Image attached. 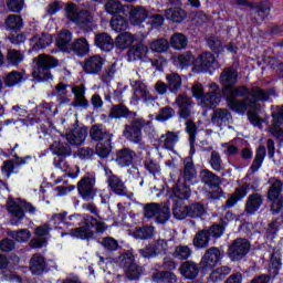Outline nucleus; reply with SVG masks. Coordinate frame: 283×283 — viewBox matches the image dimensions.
I'll list each match as a JSON object with an SVG mask.
<instances>
[{
	"label": "nucleus",
	"mask_w": 283,
	"mask_h": 283,
	"mask_svg": "<svg viewBox=\"0 0 283 283\" xmlns=\"http://www.w3.org/2000/svg\"><path fill=\"white\" fill-rule=\"evenodd\" d=\"M156 280L165 283H176L178 282V276L171 271H159L155 274Z\"/></svg>",
	"instance_id": "61"
},
{
	"label": "nucleus",
	"mask_w": 283,
	"mask_h": 283,
	"mask_svg": "<svg viewBox=\"0 0 283 283\" xmlns=\"http://www.w3.org/2000/svg\"><path fill=\"white\" fill-rule=\"evenodd\" d=\"M77 191L83 200H94L98 189H96V178L85 176L77 182Z\"/></svg>",
	"instance_id": "12"
},
{
	"label": "nucleus",
	"mask_w": 283,
	"mask_h": 283,
	"mask_svg": "<svg viewBox=\"0 0 283 283\" xmlns=\"http://www.w3.org/2000/svg\"><path fill=\"white\" fill-rule=\"evenodd\" d=\"M82 65L83 72L85 74H91L96 76L101 72H103V66L105 65V57L101 54H95L87 56L84 62H80Z\"/></svg>",
	"instance_id": "13"
},
{
	"label": "nucleus",
	"mask_w": 283,
	"mask_h": 283,
	"mask_svg": "<svg viewBox=\"0 0 283 283\" xmlns=\"http://www.w3.org/2000/svg\"><path fill=\"white\" fill-rule=\"evenodd\" d=\"M174 116H176V109H174L171 106H165L159 109L155 120L166 123V120H170V118H174Z\"/></svg>",
	"instance_id": "54"
},
{
	"label": "nucleus",
	"mask_w": 283,
	"mask_h": 283,
	"mask_svg": "<svg viewBox=\"0 0 283 283\" xmlns=\"http://www.w3.org/2000/svg\"><path fill=\"white\" fill-rule=\"evenodd\" d=\"M206 41L208 48H210V50L214 52V54H220V52L224 51V46H222V41H220V39L211 35Z\"/></svg>",
	"instance_id": "64"
},
{
	"label": "nucleus",
	"mask_w": 283,
	"mask_h": 283,
	"mask_svg": "<svg viewBox=\"0 0 283 283\" xmlns=\"http://www.w3.org/2000/svg\"><path fill=\"white\" fill-rule=\"evenodd\" d=\"M254 14V19L256 23H260L266 19V17L271 13V9L264 4H260L259 7L252 10Z\"/></svg>",
	"instance_id": "60"
},
{
	"label": "nucleus",
	"mask_w": 283,
	"mask_h": 283,
	"mask_svg": "<svg viewBox=\"0 0 283 283\" xmlns=\"http://www.w3.org/2000/svg\"><path fill=\"white\" fill-rule=\"evenodd\" d=\"M29 269L32 275H43V273L48 271V261H45V256L40 253L33 254L29 262Z\"/></svg>",
	"instance_id": "21"
},
{
	"label": "nucleus",
	"mask_w": 283,
	"mask_h": 283,
	"mask_svg": "<svg viewBox=\"0 0 283 283\" xmlns=\"http://www.w3.org/2000/svg\"><path fill=\"white\" fill-rule=\"evenodd\" d=\"M114 44V39L108 33L102 32L95 35V45L102 50V52H112Z\"/></svg>",
	"instance_id": "29"
},
{
	"label": "nucleus",
	"mask_w": 283,
	"mask_h": 283,
	"mask_svg": "<svg viewBox=\"0 0 283 283\" xmlns=\"http://www.w3.org/2000/svg\"><path fill=\"white\" fill-rule=\"evenodd\" d=\"M171 202H150L143 205L144 213H171Z\"/></svg>",
	"instance_id": "31"
},
{
	"label": "nucleus",
	"mask_w": 283,
	"mask_h": 283,
	"mask_svg": "<svg viewBox=\"0 0 283 283\" xmlns=\"http://www.w3.org/2000/svg\"><path fill=\"white\" fill-rule=\"evenodd\" d=\"M7 210L9 213H34L36 207L25 200L10 198L7 201Z\"/></svg>",
	"instance_id": "14"
},
{
	"label": "nucleus",
	"mask_w": 283,
	"mask_h": 283,
	"mask_svg": "<svg viewBox=\"0 0 283 283\" xmlns=\"http://www.w3.org/2000/svg\"><path fill=\"white\" fill-rule=\"evenodd\" d=\"M231 273V268L222 265L210 273V282H222Z\"/></svg>",
	"instance_id": "51"
},
{
	"label": "nucleus",
	"mask_w": 283,
	"mask_h": 283,
	"mask_svg": "<svg viewBox=\"0 0 283 283\" xmlns=\"http://www.w3.org/2000/svg\"><path fill=\"white\" fill-rule=\"evenodd\" d=\"M229 216H233V213H227L226 217L220 219V223H213L208 229H206L210 239L212 238V240H218V238H222V235H224L227 224H229Z\"/></svg>",
	"instance_id": "24"
},
{
	"label": "nucleus",
	"mask_w": 283,
	"mask_h": 283,
	"mask_svg": "<svg viewBox=\"0 0 283 283\" xmlns=\"http://www.w3.org/2000/svg\"><path fill=\"white\" fill-rule=\"evenodd\" d=\"M198 172L196 171V166L193 165V157L188 156L184 159V180L185 182H191L195 180Z\"/></svg>",
	"instance_id": "38"
},
{
	"label": "nucleus",
	"mask_w": 283,
	"mask_h": 283,
	"mask_svg": "<svg viewBox=\"0 0 283 283\" xmlns=\"http://www.w3.org/2000/svg\"><path fill=\"white\" fill-rule=\"evenodd\" d=\"M231 120H233V116L227 108H216L211 116V122L217 127H227L231 124Z\"/></svg>",
	"instance_id": "19"
},
{
	"label": "nucleus",
	"mask_w": 283,
	"mask_h": 283,
	"mask_svg": "<svg viewBox=\"0 0 283 283\" xmlns=\"http://www.w3.org/2000/svg\"><path fill=\"white\" fill-rule=\"evenodd\" d=\"M57 46L62 52H70V50H72V33H70V31L64 30L60 33Z\"/></svg>",
	"instance_id": "46"
},
{
	"label": "nucleus",
	"mask_w": 283,
	"mask_h": 283,
	"mask_svg": "<svg viewBox=\"0 0 283 283\" xmlns=\"http://www.w3.org/2000/svg\"><path fill=\"white\" fill-rule=\"evenodd\" d=\"M154 231H156L154 226L146 224L135 228L132 235L135 240H151L154 238Z\"/></svg>",
	"instance_id": "37"
},
{
	"label": "nucleus",
	"mask_w": 283,
	"mask_h": 283,
	"mask_svg": "<svg viewBox=\"0 0 283 283\" xmlns=\"http://www.w3.org/2000/svg\"><path fill=\"white\" fill-rule=\"evenodd\" d=\"M247 193H249V184H243L235 188L234 192L226 201V205H223V211H227V209H231V207L238 205L239 200H242V198H247Z\"/></svg>",
	"instance_id": "27"
},
{
	"label": "nucleus",
	"mask_w": 283,
	"mask_h": 283,
	"mask_svg": "<svg viewBox=\"0 0 283 283\" xmlns=\"http://www.w3.org/2000/svg\"><path fill=\"white\" fill-rule=\"evenodd\" d=\"M166 83H168V92H170V94H177L182 90V76L177 72L166 74Z\"/></svg>",
	"instance_id": "34"
},
{
	"label": "nucleus",
	"mask_w": 283,
	"mask_h": 283,
	"mask_svg": "<svg viewBox=\"0 0 283 283\" xmlns=\"http://www.w3.org/2000/svg\"><path fill=\"white\" fill-rule=\"evenodd\" d=\"M177 63H179L180 67H189V65L196 63V57L191 51H186L177 56Z\"/></svg>",
	"instance_id": "58"
},
{
	"label": "nucleus",
	"mask_w": 283,
	"mask_h": 283,
	"mask_svg": "<svg viewBox=\"0 0 283 283\" xmlns=\"http://www.w3.org/2000/svg\"><path fill=\"white\" fill-rule=\"evenodd\" d=\"M130 85L134 90V101H156L154 96L149 93V88L142 81H133Z\"/></svg>",
	"instance_id": "20"
},
{
	"label": "nucleus",
	"mask_w": 283,
	"mask_h": 283,
	"mask_svg": "<svg viewBox=\"0 0 283 283\" xmlns=\"http://www.w3.org/2000/svg\"><path fill=\"white\" fill-rule=\"evenodd\" d=\"M7 234L10 238H13V240H15V242H28V240H30V238H32V232H30V230L28 229H22L20 231H8Z\"/></svg>",
	"instance_id": "55"
},
{
	"label": "nucleus",
	"mask_w": 283,
	"mask_h": 283,
	"mask_svg": "<svg viewBox=\"0 0 283 283\" xmlns=\"http://www.w3.org/2000/svg\"><path fill=\"white\" fill-rule=\"evenodd\" d=\"M149 48L151 52H156L157 54H163L169 50V41L165 38H160L150 42Z\"/></svg>",
	"instance_id": "52"
},
{
	"label": "nucleus",
	"mask_w": 283,
	"mask_h": 283,
	"mask_svg": "<svg viewBox=\"0 0 283 283\" xmlns=\"http://www.w3.org/2000/svg\"><path fill=\"white\" fill-rule=\"evenodd\" d=\"M209 165L213 171L220 172L224 167L222 166V157L220 156V153L218 150H212L210 158H209Z\"/></svg>",
	"instance_id": "56"
},
{
	"label": "nucleus",
	"mask_w": 283,
	"mask_h": 283,
	"mask_svg": "<svg viewBox=\"0 0 283 283\" xmlns=\"http://www.w3.org/2000/svg\"><path fill=\"white\" fill-rule=\"evenodd\" d=\"M33 63L32 76L38 83H48V81H52V72L50 70L59 66L57 59L48 54H40L33 59Z\"/></svg>",
	"instance_id": "3"
},
{
	"label": "nucleus",
	"mask_w": 283,
	"mask_h": 283,
	"mask_svg": "<svg viewBox=\"0 0 283 283\" xmlns=\"http://www.w3.org/2000/svg\"><path fill=\"white\" fill-rule=\"evenodd\" d=\"M264 158H266V147L259 146V148L256 149V155L250 167L253 174H255V171H258V169L262 167V163H264Z\"/></svg>",
	"instance_id": "48"
},
{
	"label": "nucleus",
	"mask_w": 283,
	"mask_h": 283,
	"mask_svg": "<svg viewBox=\"0 0 283 283\" xmlns=\"http://www.w3.org/2000/svg\"><path fill=\"white\" fill-rule=\"evenodd\" d=\"M107 186L109 191L115 193V196L125 197L129 195V190H127V186H125V181L115 174H112L107 176Z\"/></svg>",
	"instance_id": "17"
},
{
	"label": "nucleus",
	"mask_w": 283,
	"mask_h": 283,
	"mask_svg": "<svg viewBox=\"0 0 283 283\" xmlns=\"http://www.w3.org/2000/svg\"><path fill=\"white\" fill-rule=\"evenodd\" d=\"M134 41H136V35L129 32H123L115 39V45L118 50H127V48L134 45Z\"/></svg>",
	"instance_id": "41"
},
{
	"label": "nucleus",
	"mask_w": 283,
	"mask_h": 283,
	"mask_svg": "<svg viewBox=\"0 0 283 283\" xmlns=\"http://www.w3.org/2000/svg\"><path fill=\"white\" fill-rule=\"evenodd\" d=\"M191 197V188L187 184H177L172 188V213H205V206L200 202L185 206V201Z\"/></svg>",
	"instance_id": "2"
},
{
	"label": "nucleus",
	"mask_w": 283,
	"mask_h": 283,
	"mask_svg": "<svg viewBox=\"0 0 283 283\" xmlns=\"http://www.w3.org/2000/svg\"><path fill=\"white\" fill-rule=\"evenodd\" d=\"M72 92L74 94L72 106L87 109V107H90V101L85 97V84L73 86Z\"/></svg>",
	"instance_id": "23"
},
{
	"label": "nucleus",
	"mask_w": 283,
	"mask_h": 283,
	"mask_svg": "<svg viewBox=\"0 0 283 283\" xmlns=\"http://www.w3.org/2000/svg\"><path fill=\"white\" fill-rule=\"evenodd\" d=\"M87 138V127L85 126H76L72 132V143L73 145H82L85 143Z\"/></svg>",
	"instance_id": "47"
},
{
	"label": "nucleus",
	"mask_w": 283,
	"mask_h": 283,
	"mask_svg": "<svg viewBox=\"0 0 283 283\" xmlns=\"http://www.w3.org/2000/svg\"><path fill=\"white\" fill-rule=\"evenodd\" d=\"M222 258H224V251L217 247L209 248L199 262L201 272L208 273V271H213L222 262Z\"/></svg>",
	"instance_id": "9"
},
{
	"label": "nucleus",
	"mask_w": 283,
	"mask_h": 283,
	"mask_svg": "<svg viewBox=\"0 0 283 283\" xmlns=\"http://www.w3.org/2000/svg\"><path fill=\"white\" fill-rule=\"evenodd\" d=\"M64 138H65L66 143L62 142L61 144H59L55 142L52 145L54 154H56L57 156H70V154H71L72 148L70 145H72V137L70 135H67Z\"/></svg>",
	"instance_id": "45"
},
{
	"label": "nucleus",
	"mask_w": 283,
	"mask_h": 283,
	"mask_svg": "<svg viewBox=\"0 0 283 283\" xmlns=\"http://www.w3.org/2000/svg\"><path fill=\"white\" fill-rule=\"evenodd\" d=\"M72 21L76 23V25H87V23L92 22V15L87 10L76 9V4H72Z\"/></svg>",
	"instance_id": "32"
},
{
	"label": "nucleus",
	"mask_w": 283,
	"mask_h": 283,
	"mask_svg": "<svg viewBox=\"0 0 283 283\" xmlns=\"http://www.w3.org/2000/svg\"><path fill=\"white\" fill-rule=\"evenodd\" d=\"M176 260H189L191 258V248L188 245H178L172 253Z\"/></svg>",
	"instance_id": "59"
},
{
	"label": "nucleus",
	"mask_w": 283,
	"mask_h": 283,
	"mask_svg": "<svg viewBox=\"0 0 283 283\" xmlns=\"http://www.w3.org/2000/svg\"><path fill=\"white\" fill-rule=\"evenodd\" d=\"M166 19L172 21L174 23H182L187 19V11L180 7H175L167 9L165 11Z\"/></svg>",
	"instance_id": "39"
},
{
	"label": "nucleus",
	"mask_w": 283,
	"mask_h": 283,
	"mask_svg": "<svg viewBox=\"0 0 283 283\" xmlns=\"http://www.w3.org/2000/svg\"><path fill=\"white\" fill-rule=\"evenodd\" d=\"M262 202H264L262 195L258 192L250 195L245 203L247 213H255V211L262 207Z\"/></svg>",
	"instance_id": "40"
},
{
	"label": "nucleus",
	"mask_w": 283,
	"mask_h": 283,
	"mask_svg": "<svg viewBox=\"0 0 283 283\" xmlns=\"http://www.w3.org/2000/svg\"><path fill=\"white\" fill-rule=\"evenodd\" d=\"M118 265L120 269H124L126 273V277L134 282L136 280H140V275H143V271L140 266L136 264V256L130 251H127L118 256Z\"/></svg>",
	"instance_id": "7"
},
{
	"label": "nucleus",
	"mask_w": 283,
	"mask_h": 283,
	"mask_svg": "<svg viewBox=\"0 0 283 283\" xmlns=\"http://www.w3.org/2000/svg\"><path fill=\"white\" fill-rule=\"evenodd\" d=\"M251 251V241L247 238H237L228 248V258L231 262H241Z\"/></svg>",
	"instance_id": "8"
},
{
	"label": "nucleus",
	"mask_w": 283,
	"mask_h": 283,
	"mask_svg": "<svg viewBox=\"0 0 283 283\" xmlns=\"http://www.w3.org/2000/svg\"><path fill=\"white\" fill-rule=\"evenodd\" d=\"M52 35L48 33L36 34L31 39V43L34 50H43L50 45H52Z\"/></svg>",
	"instance_id": "42"
},
{
	"label": "nucleus",
	"mask_w": 283,
	"mask_h": 283,
	"mask_svg": "<svg viewBox=\"0 0 283 283\" xmlns=\"http://www.w3.org/2000/svg\"><path fill=\"white\" fill-rule=\"evenodd\" d=\"M137 116L138 113L130 111L125 104L113 105L108 114V118H127L128 120H134Z\"/></svg>",
	"instance_id": "18"
},
{
	"label": "nucleus",
	"mask_w": 283,
	"mask_h": 283,
	"mask_svg": "<svg viewBox=\"0 0 283 283\" xmlns=\"http://www.w3.org/2000/svg\"><path fill=\"white\" fill-rule=\"evenodd\" d=\"M90 136L95 143H112L113 135L105 129L103 125H93L90 130Z\"/></svg>",
	"instance_id": "26"
},
{
	"label": "nucleus",
	"mask_w": 283,
	"mask_h": 283,
	"mask_svg": "<svg viewBox=\"0 0 283 283\" xmlns=\"http://www.w3.org/2000/svg\"><path fill=\"white\" fill-rule=\"evenodd\" d=\"M178 140H180L179 133L166 130V133L159 137L158 144L163 145L164 149H167L168 151H174V148L176 147Z\"/></svg>",
	"instance_id": "28"
},
{
	"label": "nucleus",
	"mask_w": 283,
	"mask_h": 283,
	"mask_svg": "<svg viewBox=\"0 0 283 283\" xmlns=\"http://www.w3.org/2000/svg\"><path fill=\"white\" fill-rule=\"evenodd\" d=\"M222 101L220 92H208L201 97V106L206 109H212L216 105H219Z\"/></svg>",
	"instance_id": "36"
},
{
	"label": "nucleus",
	"mask_w": 283,
	"mask_h": 283,
	"mask_svg": "<svg viewBox=\"0 0 283 283\" xmlns=\"http://www.w3.org/2000/svg\"><path fill=\"white\" fill-rule=\"evenodd\" d=\"M118 72H120V64H118V62L107 64L101 75L102 83L109 85Z\"/></svg>",
	"instance_id": "33"
},
{
	"label": "nucleus",
	"mask_w": 283,
	"mask_h": 283,
	"mask_svg": "<svg viewBox=\"0 0 283 283\" xmlns=\"http://www.w3.org/2000/svg\"><path fill=\"white\" fill-rule=\"evenodd\" d=\"M195 67H197L199 72H208V70L218 69V61H216V55H213L211 52L201 53L195 61Z\"/></svg>",
	"instance_id": "16"
},
{
	"label": "nucleus",
	"mask_w": 283,
	"mask_h": 283,
	"mask_svg": "<svg viewBox=\"0 0 283 283\" xmlns=\"http://www.w3.org/2000/svg\"><path fill=\"white\" fill-rule=\"evenodd\" d=\"M175 105L179 107V118H184V120L191 118V107H193V101L191 99V97H189L185 93L179 94L175 99Z\"/></svg>",
	"instance_id": "15"
},
{
	"label": "nucleus",
	"mask_w": 283,
	"mask_h": 283,
	"mask_svg": "<svg viewBox=\"0 0 283 283\" xmlns=\"http://www.w3.org/2000/svg\"><path fill=\"white\" fill-rule=\"evenodd\" d=\"M7 30H13L17 32L18 30H21L23 28V18L21 15L17 14H10L4 22Z\"/></svg>",
	"instance_id": "49"
},
{
	"label": "nucleus",
	"mask_w": 283,
	"mask_h": 283,
	"mask_svg": "<svg viewBox=\"0 0 283 283\" xmlns=\"http://www.w3.org/2000/svg\"><path fill=\"white\" fill-rule=\"evenodd\" d=\"M168 242L167 240H157L151 241L145 248L139 250L142 258L146 260H151V258H158V255H167L168 251Z\"/></svg>",
	"instance_id": "11"
},
{
	"label": "nucleus",
	"mask_w": 283,
	"mask_h": 283,
	"mask_svg": "<svg viewBox=\"0 0 283 283\" xmlns=\"http://www.w3.org/2000/svg\"><path fill=\"white\" fill-rule=\"evenodd\" d=\"M149 53V48L143 43H138L133 45L128 52V61H138L140 59H145L147 54Z\"/></svg>",
	"instance_id": "35"
},
{
	"label": "nucleus",
	"mask_w": 283,
	"mask_h": 283,
	"mask_svg": "<svg viewBox=\"0 0 283 283\" xmlns=\"http://www.w3.org/2000/svg\"><path fill=\"white\" fill-rule=\"evenodd\" d=\"M72 50L77 56H87L90 54V43L85 38H78L73 42Z\"/></svg>",
	"instance_id": "44"
},
{
	"label": "nucleus",
	"mask_w": 283,
	"mask_h": 283,
	"mask_svg": "<svg viewBox=\"0 0 283 283\" xmlns=\"http://www.w3.org/2000/svg\"><path fill=\"white\" fill-rule=\"evenodd\" d=\"M111 28L115 32H125L129 28V21L125 17L118 15L111 20Z\"/></svg>",
	"instance_id": "53"
},
{
	"label": "nucleus",
	"mask_w": 283,
	"mask_h": 283,
	"mask_svg": "<svg viewBox=\"0 0 283 283\" xmlns=\"http://www.w3.org/2000/svg\"><path fill=\"white\" fill-rule=\"evenodd\" d=\"M220 83L222 85L221 92L232 112L244 114L248 109H260V104L258 103L269 101V93L260 86L251 88L244 85L235 86V83H238V71L233 67L222 71Z\"/></svg>",
	"instance_id": "1"
},
{
	"label": "nucleus",
	"mask_w": 283,
	"mask_h": 283,
	"mask_svg": "<svg viewBox=\"0 0 283 283\" xmlns=\"http://www.w3.org/2000/svg\"><path fill=\"white\" fill-rule=\"evenodd\" d=\"M283 182L280 179H271L266 198L271 202L270 209L273 213H283Z\"/></svg>",
	"instance_id": "6"
},
{
	"label": "nucleus",
	"mask_w": 283,
	"mask_h": 283,
	"mask_svg": "<svg viewBox=\"0 0 283 283\" xmlns=\"http://www.w3.org/2000/svg\"><path fill=\"white\" fill-rule=\"evenodd\" d=\"M105 10L108 14H120L123 12V3L118 0H108L105 3Z\"/></svg>",
	"instance_id": "63"
},
{
	"label": "nucleus",
	"mask_w": 283,
	"mask_h": 283,
	"mask_svg": "<svg viewBox=\"0 0 283 283\" xmlns=\"http://www.w3.org/2000/svg\"><path fill=\"white\" fill-rule=\"evenodd\" d=\"M211 241V237H209V231L206 229L199 230L193 240L192 244L196 247V249H207L209 247V242Z\"/></svg>",
	"instance_id": "43"
},
{
	"label": "nucleus",
	"mask_w": 283,
	"mask_h": 283,
	"mask_svg": "<svg viewBox=\"0 0 283 283\" xmlns=\"http://www.w3.org/2000/svg\"><path fill=\"white\" fill-rule=\"evenodd\" d=\"M151 125L150 120H145L143 117L134 118L129 124L124 125L123 136L128 140V143H133V145H137L138 149H145V140L143 139V129L145 127Z\"/></svg>",
	"instance_id": "4"
},
{
	"label": "nucleus",
	"mask_w": 283,
	"mask_h": 283,
	"mask_svg": "<svg viewBox=\"0 0 283 283\" xmlns=\"http://www.w3.org/2000/svg\"><path fill=\"white\" fill-rule=\"evenodd\" d=\"M95 233H105V222L90 216L84 218L82 227L72 230V237L80 240L90 241L94 238Z\"/></svg>",
	"instance_id": "5"
},
{
	"label": "nucleus",
	"mask_w": 283,
	"mask_h": 283,
	"mask_svg": "<svg viewBox=\"0 0 283 283\" xmlns=\"http://www.w3.org/2000/svg\"><path fill=\"white\" fill-rule=\"evenodd\" d=\"M24 55L21 53V51L17 50H9L7 53V63L9 65H12L13 67H17L19 63H23Z\"/></svg>",
	"instance_id": "57"
},
{
	"label": "nucleus",
	"mask_w": 283,
	"mask_h": 283,
	"mask_svg": "<svg viewBox=\"0 0 283 283\" xmlns=\"http://www.w3.org/2000/svg\"><path fill=\"white\" fill-rule=\"evenodd\" d=\"M199 176L203 185H207L209 189H214V191L208 192L211 200H218V198L222 196V188H220V177L209 169L201 170Z\"/></svg>",
	"instance_id": "10"
},
{
	"label": "nucleus",
	"mask_w": 283,
	"mask_h": 283,
	"mask_svg": "<svg viewBox=\"0 0 283 283\" xmlns=\"http://www.w3.org/2000/svg\"><path fill=\"white\" fill-rule=\"evenodd\" d=\"M134 158H136V151L132 148L124 147L116 151L115 163L119 167H132L134 165Z\"/></svg>",
	"instance_id": "22"
},
{
	"label": "nucleus",
	"mask_w": 283,
	"mask_h": 283,
	"mask_svg": "<svg viewBox=\"0 0 283 283\" xmlns=\"http://www.w3.org/2000/svg\"><path fill=\"white\" fill-rule=\"evenodd\" d=\"M21 81H23V74H21V72L13 71L6 76L4 84L7 87H14V85L21 83Z\"/></svg>",
	"instance_id": "62"
},
{
	"label": "nucleus",
	"mask_w": 283,
	"mask_h": 283,
	"mask_svg": "<svg viewBox=\"0 0 283 283\" xmlns=\"http://www.w3.org/2000/svg\"><path fill=\"white\" fill-rule=\"evenodd\" d=\"M149 17V12L145 7H132L129 11V21L133 25H140L145 23L147 18Z\"/></svg>",
	"instance_id": "30"
},
{
	"label": "nucleus",
	"mask_w": 283,
	"mask_h": 283,
	"mask_svg": "<svg viewBox=\"0 0 283 283\" xmlns=\"http://www.w3.org/2000/svg\"><path fill=\"white\" fill-rule=\"evenodd\" d=\"M179 272L185 280H196L200 273V265L193 261H186L180 264Z\"/></svg>",
	"instance_id": "25"
},
{
	"label": "nucleus",
	"mask_w": 283,
	"mask_h": 283,
	"mask_svg": "<svg viewBox=\"0 0 283 283\" xmlns=\"http://www.w3.org/2000/svg\"><path fill=\"white\" fill-rule=\"evenodd\" d=\"M189 43L187 36L182 33H175L170 38V45L174 50H185Z\"/></svg>",
	"instance_id": "50"
}]
</instances>
